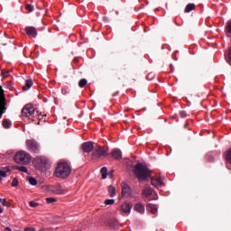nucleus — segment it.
<instances>
[{
	"label": "nucleus",
	"instance_id": "26",
	"mask_svg": "<svg viewBox=\"0 0 231 231\" xmlns=\"http://www.w3.org/2000/svg\"><path fill=\"white\" fill-rule=\"evenodd\" d=\"M67 192L68 191L66 189H62L60 188L54 189V194H57L58 196H62V195L66 194Z\"/></svg>",
	"mask_w": 231,
	"mask_h": 231
},
{
	"label": "nucleus",
	"instance_id": "23",
	"mask_svg": "<svg viewBox=\"0 0 231 231\" xmlns=\"http://www.w3.org/2000/svg\"><path fill=\"white\" fill-rule=\"evenodd\" d=\"M108 193L110 198H115L116 194V188H115V186H108Z\"/></svg>",
	"mask_w": 231,
	"mask_h": 231
},
{
	"label": "nucleus",
	"instance_id": "27",
	"mask_svg": "<svg viewBox=\"0 0 231 231\" xmlns=\"http://www.w3.org/2000/svg\"><path fill=\"white\" fill-rule=\"evenodd\" d=\"M100 172L102 174V179L106 180V178H107V167L101 168Z\"/></svg>",
	"mask_w": 231,
	"mask_h": 231
},
{
	"label": "nucleus",
	"instance_id": "11",
	"mask_svg": "<svg viewBox=\"0 0 231 231\" xmlns=\"http://www.w3.org/2000/svg\"><path fill=\"white\" fill-rule=\"evenodd\" d=\"M122 196L123 198H129L131 196V187L126 183H122Z\"/></svg>",
	"mask_w": 231,
	"mask_h": 231
},
{
	"label": "nucleus",
	"instance_id": "32",
	"mask_svg": "<svg viewBox=\"0 0 231 231\" xmlns=\"http://www.w3.org/2000/svg\"><path fill=\"white\" fill-rule=\"evenodd\" d=\"M206 160H207V162H208L209 163H212V162H214V156H212L211 154H207V155H206Z\"/></svg>",
	"mask_w": 231,
	"mask_h": 231
},
{
	"label": "nucleus",
	"instance_id": "28",
	"mask_svg": "<svg viewBox=\"0 0 231 231\" xmlns=\"http://www.w3.org/2000/svg\"><path fill=\"white\" fill-rule=\"evenodd\" d=\"M86 86H88V79H82L79 81V88H86Z\"/></svg>",
	"mask_w": 231,
	"mask_h": 231
},
{
	"label": "nucleus",
	"instance_id": "34",
	"mask_svg": "<svg viewBox=\"0 0 231 231\" xmlns=\"http://www.w3.org/2000/svg\"><path fill=\"white\" fill-rule=\"evenodd\" d=\"M179 115L180 116V118H187L188 115H187V112L181 110L179 112Z\"/></svg>",
	"mask_w": 231,
	"mask_h": 231
},
{
	"label": "nucleus",
	"instance_id": "30",
	"mask_svg": "<svg viewBox=\"0 0 231 231\" xmlns=\"http://www.w3.org/2000/svg\"><path fill=\"white\" fill-rule=\"evenodd\" d=\"M28 181H29L30 185H32V186L37 185V179H35L33 177H29Z\"/></svg>",
	"mask_w": 231,
	"mask_h": 231
},
{
	"label": "nucleus",
	"instance_id": "12",
	"mask_svg": "<svg viewBox=\"0 0 231 231\" xmlns=\"http://www.w3.org/2000/svg\"><path fill=\"white\" fill-rule=\"evenodd\" d=\"M131 208H133V205L129 202H125L121 205V210L125 214H131Z\"/></svg>",
	"mask_w": 231,
	"mask_h": 231
},
{
	"label": "nucleus",
	"instance_id": "9",
	"mask_svg": "<svg viewBox=\"0 0 231 231\" xmlns=\"http://www.w3.org/2000/svg\"><path fill=\"white\" fill-rule=\"evenodd\" d=\"M81 149L83 152H91L95 151V145L93 144V142H85L81 144Z\"/></svg>",
	"mask_w": 231,
	"mask_h": 231
},
{
	"label": "nucleus",
	"instance_id": "16",
	"mask_svg": "<svg viewBox=\"0 0 231 231\" xmlns=\"http://www.w3.org/2000/svg\"><path fill=\"white\" fill-rule=\"evenodd\" d=\"M134 210L139 214H143V212H145V206L142 203H137L134 206Z\"/></svg>",
	"mask_w": 231,
	"mask_h": 231
},
{
	"label": "nucleus",
	"instance_id": "43",
	"mask_svg": "<svg viewBox=\"0 0 231 231\" xmlns=\"http://www.w3.org/2000/svg\"><path fill=\"white\" fill-rule=\"evenodd\" d=\"M116 95H118V91L114 93V94H112V97H116Z\"/></svg>",
	"mask_w": 231,
	"mask_h": 231
},
{
	"label": "nucleus",
	"instance_id": "40",
	"mask_svg": "<svg viewBox=\"0 0 231 231\" xmlns=\"http://www.w3.org/2000/svg\"><path fill=\"white\" fill-rule=\"evenodd\" d=\"M227 61L229 64H231V48H229V51L227 52Z\"/></svg>",
	"mask_w": 231,
	"mask_h": 231
},
{
	"label": "nucleus",
	"instance_id": "14",
	"mask_svg": "<svg viewBox=\"0 0 231 231\" xmlns=\"http://www.w3.org/2000/svg\"><path fill=\"white\" fill-rule=\"evenodd\" d=\"M154 193V190H152V189L151 188H144L143 191V195L144 196V198H146L147 199L151 200L152 199L151 198V196Z\"/></svg>",
	"mask_w": 231,
	"mask_h": 231
},
{
	"label": "nucleus",
	"instance_id": "7",
	"mask_svg": "<svg viewBox=\"0 0 231 231\" xmlns=\"http://www.w3.org/2000/svg\"><path fill=\"white\" fill-rule=\"evenodd\" d=\"M34 114H35V108L32 104L25 105L22 109V116H24L25 118H30V116H32Z\"/></svg>",
	"mask_w": 231,
	"mask_h": 231
},
{
	"label": "nucleus",
	"instance_id": "19",
	"mask_svg": "<svg viewBox=\"0 0 231 231\" xmlns=\"http://www.w3.org/2000/svg\"><path fill=\"white\" fill-rule=\"evenodd\" d=\"M224 158H225L226 162H227V163L231 164V147L227 151L225 152Z\"/></svg>",
	"mask_w": 231,
	"mask_h": 231
},
{
	"label": "nucleus",
	"instance_id": "31",
	"mask_svg": "<svg viewBox=\"0 0 231 231\" xmlns=\"http://www.w3.org/2000/svg\"><path fill=\"white\" fill-rule=\"evenodd\" d=\"M10 73H12V71H9V70H2V71H1V76L4 77V79H6L7 77H10Z\"/></svg>",
	"mask_w": 231,
	"mask_h": 231
},
{
	"label": "nucleus",
	"instance_id": "35",
	"mask_svg": "<svg viewBox=\"0 0 231 231\" xmlns=\"http://www.w3.org/2000/svg\"><path fill=\"white\" fill-rule=\"evenodd\" d=\"M17 185H19V180H17V178H14L12 187H17Z\"/></svg>",
	"mask_w": 231,
	"mask_h": 231
},
{
	"label": "nucleus",
	"instance_id": "6",
	"mask_svg": "<svg viewBox=\"0 0 231 231\" xmlns=\"http://www.w3.org/2000/svg\"><path fill=\"white\" fill-rule=\"evenodd\" d=\"M26 145L30 152H34V154H39L41 151V146L39 145V143H37V141L33 139L27 140Z\"/></svg>",
	"mask_w": 231,
	"mask_h": 231
},
{
	"label": "nucleus",
	"instance_id": "17",
	"mask_svg": "<svg viewBox=\"0 0 231 231\" xmlns=\"http://www.w3.org/2000/svg\"><path fill=\"white\" fill-rule=\"evenodd\" d=\"M107 224L111 228H118V220H116V218H110Z\"/></svg>",
	"mask_w": 231,
	"mask_h": 231
},
{
	"label": "nucleus",
	"instance_id": "44",
	"mask_svg": "<svg viewBox=\"0 0 231 231\" xmlns=\"http://www.w3.org/2000/svg\"><path fill=\"white\" fill-rule=\"evenodd\" d=\"M74 62L77 64L79 62V59H74Z\"/></svg>",
	"mask_w": 231,
	"mask_h": 231
},
{
	"label": "nucleus",
	"instance_id": "46",
	"mask_svg": "<svg viewBox=\"0 0 231 231\" xmlns=\"http://www.w3.org/2000/svg\"><path fill=\"white\" fill-rule=\"evenodd\" d=\"M5 230H7V231H12V228H10V227H5Z\"/></svg>",
	"mask_w": 231,
	"mask_h": 231
},
{
	"label": "nucleus",
	"instance_id": "3",
	"mask_svg": "<svg viewBox=\"0 0 231 231\" xmlns=\"http://www.w3.org/2000/svg\"><path fill=\"white\" fill-rule=\"evenodd\" d=\"M14 162L21 165H28L32 162V157L30 156V153L21 151L14 155Z\"/></svg>",
	"mask_w": 231,
	"mask_h": 231
},
{
	"label": "nucleus",
	"instance_id": "29",
	"mask_svg": "<svg viewBox=\"0 0 231 231\" xmlns=\"http://www.w3.org/2000/svg\"><path fill=\"white\" fill-rule=\"evenodd\" d=\"M25 10H27V12H29V14H32V12H33V10H35V7H33L32 5L26 4Z\"/></svg>",
	"mask_w": 231,
	"mask_h": 231
},
{
	"label": "nucleus",
	"instance_id": "45",
	"mask_svg": "<svg viewBox=\"0 0 231 231\" xmlns=\"http://www.w3.org/2000/svg\"><path fill=\"white\" fill-rule=\"evenodd\" d=\"M189 127V124H186L185 125H184V129H187Z\"/></svg>",
	"mask_w": 231,
	"mask_h": 231
},
{
	"label": "nucleus",
	"instance_id": "10",
	"mask_svg": "<svg viewBox=\"0 0 231 231\" xmlns=\"http://www.w3.org/2000/svg\"><path fill=\"white\" fill-rule=\"evenodd\" d=\"M151 185L155 187V189H162V187H165V183H163V180L162 178H152L151 179Z\"/></svg>",
	"mask_w": 231,
	"mask_h": 231
},
{
	"label": "nucleus",
	"instance_id": "24",
	"mask_svg": "<svg viewBox=\"0 0 231 231\" xmlns=\"http://www.w3.org/2000/svg\"><path fill=\"white\" fill-rule=\"evenodd\" d=\"M32 86H33V80L27 79L25 86H23V91H28V89H30V88H32Z\"/></svg>",
	"mask_w": 231,
	"mask_h": 231
},
{
	"label": "nucleus",
	"instance_id": "33",
	"mask_svg": "<svg viewBox=\"0 0 231 231\" xmlns=\"http://www.w3.org/2000/svg\"><path fill=\"white\" fill-rule=\"evenodd\" d=\"M115 199H107L105 200V205H114Z\"/></svg>",
	"mask_w": 231,
	"mask_h": 231
},
{
	"label": "nucleus",
	"instance_id": "20",
	"mask_svg": "<svg viewBox=\"0 0 231 231\" xmlns=\"http://www.w3.org/2000/svg\"><path fill=\"white\" fill-rule=\"evenodd\" d=\"M2 125L4 129H10V127H12V121H10V119H4Z\"/></svg>",
	"mask_w": 231,
	"mask_h": 231
},
{
	"label": "nucleus",
	"instance_id": "37",
	"mask_svg": "<svg viewBox=\"0 0 231 231\" xmlns=\"http://www.w3.org/2000/svg\"><path fill=\"white\" fill-rule=\"evenodd\" d=\"M30 207H32V208H35L36 207H39V203L35 202V201H31L29 203Z\"/></svg>",
	"mask_w": 231,
	"mask_h": 231
},
{
	"label": "nucleus",
	"instance_id": "21",
	"mask_svg": "<svg viewBox=\"0 0 231 231\" xmlns=\"http://www.w3.org/2000/svg\"><path fill=\"white\" fill-rule=\"evenodd\" d=\"M196 9V5L194 4H188L185 7V10L184 12L186 14H190V12H192V10H195Z\"/></svg>",
	"mask_w": 231,
	"mask_h": 231
},
{
	"label": "nucleus",
	"instance_id": "2",
	"mask_svg": "<svg viewBox=\"0 0 231 231\" xmlns=\"http://www.w3.org/2000/svg\"><path fill=\"white\" fill-rule=\"evenodd\" d=\"M54 174L56 178L66 180V178H69L71 174V166H69L68 162H60L56 167Z\"/></svg>",
	"mask_w": 231,
	"mask_h": 231
},
{
	"label": "nucleus",
	"instance_id": "41",
	"mask_svg": "<svg viewBox=\"0 0 231 231\" xmlns=\"http://www.w3.org/2000/svg\"><path fill=\"white\" fill-rule=\"evenodd\" d=\"M24 231H35V228H33V227H25Z\"/></svg>",
	"mask_w": 231,
	"mask_h": 231
},
{
	"label": "nucleus",
	"instance_id": "39",
	"mask_svg": "<svg viewBox=\"0 0 231 231\" xmlns=\"http://www.w3.org/2000/svg\"><path fill=\"white\" fill-rule=\"evenodd\" d=\"M46 201H47V203H55V201H57V199H55V198H47Z\"/></svg>",
	"mask_w": 231,
	"mask_h": 231
},
{
	"label": "nucleus",
	"instance_id": "4",
	"mask_svg": "<svg viewBox=\"0 0 231 231\" xmlns=\"http://www.w3.org/2000/svg\"><path fill=\"white\" fill-rule=\"evenodd\" d=\"M109 154V150L104 146L97 145L94 147L92 152V160H100V158H106Z\"/></svg>",
	"mask_w": 231,
	"mask_h": 231
},
{
	"label": "nucleus",
	"instance_id": "22",
	"mask_svg": "<svg viewBox=\"0 0 231 231\" xmlns=\"http://www.w3.org/2000/svg\"><path fill=\"white\" fill-rule=\"evenodd\" d=\"M6 172H10V168L5 167L0 170V180H2V178H6Z\"/></svg>",
	"mask_w": 231,
	"mask_h": 231
},
{
	"label": "nucleus",
	"instance_id": "13",
	"mask_svg": "<svg viewBox=\"0 0 231 231\" xmlns=\"http://www.w3.org/2000/svg\"><path fill=\"white\" fill-rule=\"evenodd\" d=\"M111 154L115 160H122V151L120 149L112 150Z\"/></svg>",
	"mask_w": 231,
	"mask_h": 231
},
{
	"label": "nucleus",
	"instance_id": "8",
	"mask_svg": "<svg viewBox=\"0 0 231 231\" xmlns=\"http://www.w3.org/2000/svg\"><path fill=\"white\" fill-rule=\"evenodd\" d=\"M26 35L29 39H36L38 35L37 29L33 26L25 27Z\"/></svg>",
	"mask_w": 231,
	"mask_h": 231
},
{
	"label": "nucleus",
	"instance_id": "15",
	"mask_svg": "<svg viewBox=\"0 0 231 231\" xmlns=\"http://www.w3.org/2000/svg\"><path fill=\"white\" fill-rule=\"evenodd\" d=\"M146 208L148 212H151V214H156V212H158V207L152 203H148L146 205Z\"/></svg>",
	"mask_w": 231,
	"mask_h": 231
},
{
	"label": "nucleus",
	"instance_id": "1",
	"mask_svg": "<svg viewBox=\"0 0 231 231\" xmlns=\"http://www.w3.org/2000/svg\"><path fill=\"white\" fill-rule=\"evenodd\" d=\"M152 172V171L142 162H138L134 168V173L139 181H145V180L151 178Z\"/></svg>",
	"mask_w": 231,
	"mask_h": 231
},
{
	"label": "nucleus",
	"instance_id": "47",
	"mask_svg": "<svg viewBox=\"0 0 231 231\" xmlns=\"http://www.w3.org/2000/svg\"><path fill=\"white\" fill-rule=\"evenodd\" d=\"M0 214H3V208L0 206Z\"/></svg>",
	"mask_w": 231,
	"mask_h": 231
},
{
	"label": "nucleus",
	"instance_id": "5",
	"mask_svg": "<svg viewBox=\"0 0 231 231\" xmlns=\"http://www.w3.org/2000/svg\"><path fill=\"white\" fill-rule=\"evenodd\" d=\"M8 101L6 100V95L5 94V88L0 85V119L3 118V115L6 113L8 109Z\"/></svg>",
	"mask_w": 231,
	"mask_h": 231
},
{
	"label": "nucleus",
	"instance_id": "38",
	"mask_svg": "<svg viewBox=\"0 0 231 231\" xmlns=\"http://www.w3.org/2000/svg\"><path fill=\"white\" fill-rule=\"evenodd\" d=\"M0 203H2V205H4V207H10V202L6 201V199H2V201H0Z\"/></svg>",
	"mask_w": 231,
	"mask_h": 231
},
{
	"label": "nucleus",
	"instance_id": "36",
	"mask_svg": "<svg viewBox=\"0 0 231 231\" xmlns=\"http://www.w3.org/2000/svg\"><path fill=\"white\" fill-rule=\"evenodd\" d=\"M35 167H36L37 171H40V172H42V171H43V169H44V167L42 166V164H39V163L36 164Z\"/></svg>",
	"mask_w": 231,
	"mask_h": 231
},
{
	"label": "nucleus",
	"instance_id": "25",
	"mask_svg": "<svg viewBox=\"0 0 231 231\" xmlns=\"http://www.w3.org/2000/svg\"><path fill=\"white\" fill-rule=\"evenodd\" d=\"M14 170L20 171V172H28L26 166H13Z\"/></svg>",
	"mask_w": 231,
	"mask_h": 231
},
{
	"label": "nucleus",
	"instance_id": "42",
	"mask_svg": "<svg viewBox=\"0 0 231 231\" xmlns=\"http://www.w3.org/2000/svg\"><path fill=\"white\" fill-rule=\"evenodd\" d=\"M115 172V171H111L109 173H108V176L110 177H113V173Z\"/></svg>",
	"mask_w": 231,
	"mask_h": 231
},
{
	"label": "nucleus",
	"instance_id": "18",
	"mask_svg": "<svg viewBox=\"0 0 231 231\" xmlns=\"http://www.w3.org/2000/svg\"><path fill=\"white\" fill-rule=\"evenodd\" d=\"M225 32L226 37H231V20L226 23Z\"/></svg>",
	"mask_w": 231,
	"mask_h": 231
}]
</instances>
